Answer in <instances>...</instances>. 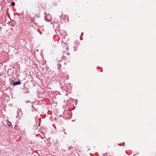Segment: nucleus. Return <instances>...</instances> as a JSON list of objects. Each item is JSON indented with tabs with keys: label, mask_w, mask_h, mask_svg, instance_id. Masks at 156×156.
<instances>
[{
	"label": "nucleus",
	"mask_w": 156,
	"mask_h": 156,
	"mask_svg": "<svg viewBox=\"0 0 156 156\" xmlns=\"http://www.w3.org/2000/svg\"><path fill=\"white\" fill-rule=\"evenodd\" d=\"M21 83V82L20 81V80H19L17 82H15L13 80H12V81L11 82V83L12 85L13 86H15L16 85H20Z\"/></svg>",
	"instance_id": "obj_1"
},
{
	"label": "nucleus",
	"mask_w": 156,
	"mask_h": 156,
	"mask_svg": "<svg viewBox=\"0 0 156 156\" xmlns=\"http://www.w3.org/2000/svg\"><path fill=\"white\" fill-rule=\"evenodd\" d=\"M7 124L9 126H12L11 122L9 121L7 122Z\"/></svg>",
	"instance_id": "obj_2"
},
{
	"label": "nucleus",
	"mask_w": 156,
	"mask_h": 156,
	"mask_svg": "<svg viewBox=\"0 0 156 156\" xmlns=\"http://www.w3.org/2000/svg\"><path fill=\"white\" fill-rule=\"evenodd\" d=\"M30 19L31 22L34 23V17L30 18Z\"/></svg>",
	"instance_id": "obj_3"
},
{
	"label": "nucleus",
	"mask_w": 156,
	"mask_h": 156,
	"mask_svg": "<svg viewBox=\"0 0 156 156\" xmlns=\"http://www.w3.org/2000/svg\"><path fill=\"white\" fill-rule=\"evenodd\" d=\"M23 90V93H27L29 92V91H28V90H27L26 91H25V90Z\"/></svg>",
	"instance_id": "obj_4"
},
{
	"label": "nucleus",
	"mask_w": 156,
	"mask_h": 156,
	"mask_svg": "<svg viewBox=\"0 0 156 156\" xmlns=\"http://www.w3.org/2000/svg\"><path fill=\"white\" fill-rule=\"evenodd\" d=\"M15 5V2H12L11 3V5L12 6H14Z\"/></svg>",
	"instance_id": "obj_5"
},
{
	"label": "nucleus",
	"mask_w": 156,
	"mask_h": 156,
	"mask_svg": "<svg viewBox=\"0 0 156 156\" xmlns=\"http://www.w3.org/2000/svg\"><path fill=\"white\" fill-rule=\"evenodd\" d=\"M66 54H67L68 55H69V54H70L69 53H67L66 52Z\"/></svg>",
	"instance_id": "obj_6"
},
{
	"label": "nucleus",
	"mask_w": 156,
	"mask_h": 156,
	"mask_svg": "<svg viewBox=\"0 0 156 156\" xmlns=\"http://www.w3.org/2000/svg\"><path fill=\"white\" fill-rule=\"evenodd\" d=\"M31 107H32L33 108H34V105H31Z\"/></svg>",
	"instance_id": "obj_7"
},
{
	"label": "nucleus",
	"mask_w": 156,
	"mask_h": 156,
	"mask_svg": "<svg viewBox=\"0 0 156 156\" xmlns=\"http://www.w3.org/2000/svg\"><path fill=\"white\" fill-rule=\"evenodd\" d=\"M30 102V101H26V103H28V102Z\"/></svg>",
	"instance_id": "obj_8"
},
{
	"label": "nucleus",
	"mask_w": 156,
	"mask_h": 156,
	"mask_svg": "<svg viewBox=\"0 0 156 156\" xmlns=\"http://www.w3.org/2000/svg\"><path fill=\"white\" fill-rule=\"evenodd\" d=\"M118 145H119V146H121V144H118Z\"/></svg>",
	"instance_id": "obj_9"
},
{
	"label": "nucleus",
	"mask_w": 156,
	"mask_h": 156,
	"mask_svg": "<svg viewBox=\"0 0 156 156\" xmlns=\"http://www.w3.org/2000/svg\"><path fill=\"white\" fill-rule=\"evenodd\" d=\"M65 58V56H64V55H63V58L64 59V58Z\"/></svg>",
	"instance_id": "obj_10"
},
{
	"label": "nucleus",
	"mask_w": 156,
	"mask_h": 156,
	"mask_svg": "<svg viewBox=\"0 0 156 156\" xmlns=\"http://www.w3.org/2000/svg\"><path fill=\"white\" fill-rule=\"evenodd\" d=\"M64 132V133H65V134L66 135V132Z\"/></svg>",
	"instance_id": "obj_11"
},
{
	"label": "nucleus",
	"mask_w": 156,
	"mask_h": 156,
	"mask_svg": "<svg viewBox=\"0 0 156 156\" xmlns=\"http://www.w3.org/2000/svg\"><path fill=\"white\" fill-rule=\"evenodd\" d=\"M124 144H125V143H123V146H124Z\"/></svg>",
	"instance_id": "obj_12"
},
{
	"label": "nucleus",
	"mask_w": 156,
	"mask_h": 156,
	"mask_svg": "<svg viewBox=\"0 0 156 156\" xmlns=\"http://www.w3.org/2000/svg\"><path fill=\"white\" fill-rule=\"evenodd\" d=\"M1 29V27H0V30Z\"/></svg>",
	"instance_id": "obj_13"
},
{
	"label": "nucleus",
	"mask_w": 156,
	"mask_h": 156,
	"mask_svg": "<svg viewBox=\"0 0 156 156\" xmlns=\"http://www.w3.org/2000/svg\"><path fill=\"white\" fill-rule=\"evenodd\" d=\"M61 16H61H61H60V17H61Z\"/></svg>",
	"instance_id": "obj_14"
}]
</instances>
